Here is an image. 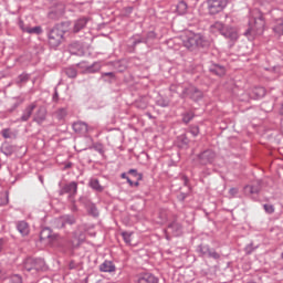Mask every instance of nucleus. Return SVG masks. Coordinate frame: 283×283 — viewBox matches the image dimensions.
<instances>
[{"mask_svg":"<svg viewBox=\"0 0 283 283\" xmlns=\"http://www.w3.org/2000/svg\"><path fill=\"white\" fill-rule=\"evenodd\" d=\"M67 116V108H57L55 112V117L57 120H63Z\"/></svg>","mask_w":283,"mask_h":283,"instance_id":"nucleus-41","label":"nucleus"},{"mask_svg":"<svg viewBox=\"0 0 283 283\" xmlns=\"http://www.w3.org/2000/svg\"><path fill=\"white\" fill-rule=\"evenodd\" d=\"M120 178H123L124 180H127V178H129V177H127V172H123V174L120 175Z\"/></svg>","mask_w":283,"mask_h":283,"instance_id":"nucleus-62","label":"nucleus"},{"mask_svg":"<svg viewBox=\"0 0 283 283\" xmlns=\"http://www.w3.org/2000/svg\"><path fill=\"white\" fill-rule=\"evenodd\" d=\"M263 209L265 211V213H275V207L273 205H269V203H265L263 205Z\"/></svg>","mask_w":283,"mask_h":283,"instance_id":"nucleus-45","label":"nucleus"},{"mask_svg":"<svg viewBox=\"0 0 283 283\" xmlns=\"http://www.w3.org/2000/svg\"><path fill=\"white\" fill-rule=\"evenodd\" d=\"M48 1H50V3H51V6H54V3H61V1H59V0H48Z\"/></svg>","mask_w":283,"mask_h":283,"instance_id":"nucleus-63","label":"nucleus"},{"mask_svg":"<svg viewBox=\"0 0 283 283\" xmlns=\"http://www.w3.org/2000/svg\"><path fill=\"white\" fill-rule=\"evenodd\" d=\"M149 105L147 97H142L135 102L137 109H145Z\"/></svg>","mask_w":283,"mask_h":283,"instance_id":"nucleus-31","label":"nucleus"},{"mask_svg":"<svg viewBox=\"0 0 283 283\" xmlns=\"http://www.w3.org/2000/svg\"><path fill=\"white\" fill-rule=\"evenodd\" d=\"M53 101H59V91H56V90L53 94Z\"/></svg>","mask_w":283,"mask_h":283,"instance_id":"nucleus-60","label":"nucleus"},{"mask_svg":"<svg viewBox=\"0 0 283 283\" xmlns=\"http://www.w3.org/2000/svg\"><path fill=\"white\" fill-rule=\"evenodd\" d=\"M17 230L21 235H28L30 233V224L25 221H18L17 222Z\"/></svg>","mask_w":283,"mask_h":283,"instance_id":"nucleus-23","label":"nucleus"},{"mask_svg":"<svg viewBox=\"0 0 283 283\" xmlns=\"http://www.w3.org/2000/svg\"><path fill=\"white\" fill-rule=\"evenodd\" d=\"M24 32H28V34H43V29L39 25L33 28L27 27Z\"/></svg>","mask_w":283,"mask_h":283,"instance_id":"nucleus-34","label":"nucleus"},{"mask_svg":"<svg viewBox=\"0 0 283 283\" xmlns=\"http://www.w3.org/2000/svg\"><path fill=\"white\" fill-rule=\"evenodd\" d=\"M177 147H179V149H189V143H191L189 140V137L187 136V134H181L177 137Z\"/></svg>","mask_w":283,"mask_h":283,"instance_id":"nucleus-16","label":"nucleus"},{"mask_svg":"<svg viewBox=\"0 0 283 283\" xmlns=\"http://www.w3.org/2000/svg\"><path fill=\"white\" fill-rule=\"evenodd\" d=\"M126 180H127L129 187H134V181L129 177Z\"/></svg>","mask_w":283,"mask_h":283,"instance_id":"nucleus-61","label":"nucleus"},{"mask_svg":"<svg viewBox=\"0 0 283 283\" xmlns=\"http://www.w3.org/2000/svg\"><path fill=\"white\" fill-rule=\"evenodd\" d=\"M76 67L84 70V74H96V72L101 71V63L95 62L92 65H85V62H80L76 64Z\"/></svg>","mask_w":283,"mask_h":283,"instance_id":"nucleus-11","label":"nucleus"},{"mask_svg":"<svg viewBox=\"0 0 283 283\" xmlns=\"http://www.w3.org/2000/svg\"><path fill=\"white\" fill-rule=\"evenodd\" d=\"M78 191V184L76 181H72L67 185H65L61 190H60V196H65V193H69V198L72 200L74 198L75 193Z\"/></svg>","mask_w":283,"mask_h":283,"instance_id":"nucleus-10","label":"nucleus"},{"mask_svg":"<svg viewBox=\"0 0 283 283\" xmlns=\"http://www.w3.org/2000/svg\"><path fill=\"white\" fill-rule=\"evenodd\" d=\"M34 109H36V104L32 103V104L28 105L25 107V109L23 111V114L20 117V120L22 123H28V120H30V118L32 117V114L34 113Z\"/></svg>","mask_w":283,"mask_h":283,"instance_id":"nucleus-14","label":"nucleus"},{"mask_svg":"<svg viewBox=\"0 0 283 283\" xmlns=\"http://www.w3.org/2000/svg\"><path fill=\"white\" fill-rule=\"evenodd\" d=\"M74 167V164L72 161H67L64 164L63 170L72 169Z\"/></svg>","mask_w":283,"mask_h":283,"instance_id":"nucleus-56","label":"nucleus"},{"mask_svg":"<svg viewBox=\"0 0 283 283\" xmlns=\"http://www.w3.org/2000/svg\"><path fill=\"white\" fill-rule=\"evenodd\" d=\"M168 231H170L172 233V235L178 238V235L182 234V224L178 223L177 221H172L168 226Z\"/></svg>","mask_w":283,"mask_h":283,"instance_id":"nucleus-18","label":"nucleus"},{"mask_svg":"<svg viewBox=\"0 0 283 283\" xmlns=\"http://www.w3.org/2000/svg\"><path fill=\"white\" fill-rule=\"evenodd\" d=\"M188 8L189 7L187 6V2L179 1V3L177 4V12H178V14H187Z\"/></svg>","mask_w":283,"mask_h":283,"instance_id":"nucleus-35","label":"nucleus"},{"mask_svg":"<svg viewBox=\"0 0 283 283\" xmlns=\"http://www.w3.org/2000/svg\"><path fill=\"white\" fill-rule=\"evenodd\" d=\"M189 132L192 136H198V134H200V127L198 126H190L189 127Z\"/></svg>","mask_w":283,"mask_h":283,"instance_id":"nucleus-50","label":"nucleus"},{"mask_svg":"<svg viewBox=\"0 0 283 283\" xmlns=\"http://www.w3.org/2000/svg\"><path fill=\"white\" fill-rule=\"evenodd\" d=\"M210 247L205 244H199L197 247V253H199L200 258H207V253L209 252Z\"/></svg>","mask_w":283,"mask_h":283,"instance_id":"nucleus-29","label":"nucleus"},{"mask_svg":"<svg viewBox=\"0 0 283 283\" xmlns=\"http://www.w3.org/2000/svg\"><path fill=\"white\" fill-rule=\"evenodd\" d=\"M182 45L190 52L198 50V48H209L211 41L202 33L188 32L182 36Z\"/></svg>","mask_w":283,"mask_h":283,"instance_id":"nucleus-2","label":"nucleus"},{"mask_svg":"<svg viewBox=\"0 0 283 283\" xmlns=\"http://www.w3.org/2000/svg\"><path fill=\"white\" fill-rule=\"evenodd\" d=\"M122 237H123L124 242H126V244H132V233L122 232Z\"/></svg>","mask_w":283,"mask_h":283,"instance_id":"nucleus-49","label":"nucleus"},{"mask_svg":"<svg viewBox=\"0 0 283 283\" xmlns=\"http://www.w3.org/2000/svg\"><path fill=\"white\" fill-rule=\"evenodd\" d=\"M86 209H87L90 216H93V218H98V208H96V205L87 201Z\"/></svg>","mask_w":283,"mask_h":283,"instance_id":"nucleus-27","label":"nucleus"},{"mask_svg":"<svg viewBox=\"0 0 283 283\" xmlns=\"http://www.w3.org/2000/svg\"><path fill=\"white\" fill-rule=\"evenodd\" d=\"M64 15L65 4L63 2H54L48 13V18L51 19V21H59V19H63Z\"/></svg>","mask_w":283,"mask_h":283,"instance_id":"nucleus-6","label":"nucleus"},{"mask_svg":"<svg viewBox=\"0 0 283 283\" xmlns=\"http://www.w3.org/2000/svg\"><path fill=\"white\" fill-rule=\"evenodd\" d=\"M88 187H91L93 191H97V193H103V191H105V188L101 185V181H98L97 178H91L88 181Z\"/></svg>","mask_w":283,"mask_h":283,"instance_id":"nucleus-21","label":"nucleus"},{"mask_svg":"<svg viewBox=\"0 0 283 283\" xmlns=\"http://www.w3.org/2000/svg\"><path fill=\"white\" fill-rule=\"evenodd\" d=\"M25 271H34V259L33 258H27L24 263Z\"/></svg>","mask_w":283,"mask_h":283,"instance_id":"nucleus-36","label":"nucleus"},{"mask_svg":"<svg viewBox=\"0 0 283 283\" xmlns=\"http://www.w3.org/2000/svg\"><path fill=\"white\" fill-rule=\"evenodd\" d=\"M144 39L147 40V43H149V41H154V39H156V32L154 31L148 32Z\"/></svg>","mask_w":283,"mask_h":283,"instance_id":"nucleus-52","label":"nucleus"},{"mask_svg":"<svg viewBox=\"0 0 283 283\" xmlns=\"http://www.w3.org/2000/svg\"><path fill=\"white\" fill-rule=\"evenodd\" d=\"M209 72L216 74V76H224L227 74V69L220 64L210 65Z\"/></svg>","mask_w":283,"mask_h":283,"instance_id":"nucleus-19","label":"nucleus"},{"mask_svg":"<svg viewBox=\"0 0 283 283\" xmlns=\"http://www.w3.org/2000/svg\"><path fill=\"white\" fill-rule=\"evenodd\" d=\"M266 22L264 21V15L260 10H254L252 13V18L249 21V28L244 32V36L249 39V41H253L255 36H261L264 34V27Z\"/></svg>","mask_w":283,"mask_h":283,"instance_id":"nucleus-1","label":"nucleus"},{"mask_svg":"<svg viewBox=\"0 0 283 283\" xmlns=\"http://www.w3.org/2000/svg\"><path fill=\"white\" fill-rule=\"evenodd\" d=\"M70 54L78 56L83 53V45L80 42H73L69 45Z\"/></svg>","mask_w":283,"mask_h":283,"instance_id":"nucleus-22","label":"nucleus"},{"mask_svg":"<svg viewBox=\"0 0 283 283\" xmlns=\"http://www.w3.org/2000/svg\"><path fill=\"white\" fill-rule=\"evenodd\" d=\"M102 76H109L111 78H114V72L103 73Z\"/></svg>","mask_w":283,"mask_h":283,"instance_id":"nucleus-59","label":"nucleus"},{"mask_svg":"<svg viewBox=\"0 0 283 283\" xmlns=\"http://www.w3.org/2000/svg\"><path fill=\"white\" fill-rule=\"evenodd\" d=\"M127 174L136 178V180H143V174H139L137 169H129Z\"/></svg>","mask_w":283,"mask_h":283,"instance_id":"nucleus-42","label":"nucleus"},{"mask_svg":"<svg viewBox=\"0 0 283 283\" xmlns=\"http://www.w3.org/2000/svg\"><path fill=\"white\" fill-rule=\"evenodd\" d=\"M159 222H167L169 220V211L167 209H160L158 212Z\"/></svg>","mask_w":283,"mask_h":283,"instance_id":"nucleus-37","label":"nucleus"},{"mask_svg":"<svg viewBox=\"0 0 283 283\" xmlns=\"http://www.w3.org/2000/svg\"><path fill=\"white\" fill-rule=\"evenodd\" d=\"M198 161L201 165H213V161L216 160V151L212 149H207L197 155Z\"/></svg>","mask_w":283,"mask_h":283,"instance_id":"nucleus-7","label":"nucleus"},{"mask_svg":"<svg viewBox=\"0 0 283 283\" xmlns=\"http://www.w3.org/2000/svg\"><path fill=\"white\" fill-rule=\"evenodd\" d=\"M57 229H65L66 224H76V218L74 214H64L55 220Z\"/></svg>","mask_w":283,"mask_h":283,"instance_id":"nucleus-9","label":"nucleus"},{"mask_svg":"<svg viewBox=\"0 0 283 283\" xmlns=\"http://www.w3.org/2000/svg\"><path fill=\"white\" fill-rule=\"evenodd\" d=\"M34 271H43L45 269V260L43 259H33Z\"/></svg>","mask_w":283,"mask_h":283,"instance_id":"nucleus-28","label":"nucleus"},{"mask_svg":"<svg viewBox=\"0 0 283 283\" xmlns=\"http://www.w3.org/2000/svg\"><path fill=\"white\" fill-rule=\"evenodd\" d=\"M1 135H2V138H12V136H14V134L12 133V130L10 128H3L1 130Z\"/></svg>","mask_w":283,"mask_h":283,"instance_id":"nucleus-43","label":"nucleus"},{"mask_svg":"<svg viewBox=\"0 0 283 283\" xmlns=\"http://www.w3.org/2000/svg\"><path fill=\"white\" fill-rule=\"evenodd\" d=\"M245 191H249V193H259V189L255 186H248L245 187Z\"/></svg>","mask_w":283,"mask_h":283,"instance_id":"nucleus-53","label":"nucleus"},{"mask_svg":"<svg viewBox=\"0 0 283 283\" xmlns=\"http://www.w3.org/2000/svg\"><path fill=\"white\" fill-rule=\"evenodd\" d=\"M48 118V108L45 106H40L33 116V123L43 125Z\"/></svg>","mask_w":283,"mask_h":283,"instance_id":"nucleus-12","label":"nucleus"},{"mask_svg":"<svg viewBox=\"0 0 283 283\" xmlns=\"http://www.w3.org/2000/svg\"><path fill=\"white\" fill-rule=\"evenodd\" d=\"M72 127L75 134H80L81 136H85V134L88 132L87 123L85 122H75L73 123Z\"/></svg>","mask_w":283,"mask_h":283,"instance_id":"nucleus-15","label":"nucleus"},{"mask_svg":"<svg viewBox=\"0 0 283 283\" xmlns=\"http://www.w3.org/2000/svg\"><path fill=\"white\" fill-rule=\"evenodd\" d=\"M193 118H196V114H193V112H187L182 114V123L186 125H189Z\"/></svg>","mask_w":283,"mask_h":283,"instance_id":"nucleus-33","label":"nucleus"},{"mask_svg":"<svg viewBox=\"0 0 283 283\" xmlns=\"http://www.w3.org/2000/svg\"><path fill=\"white\" fill-rule=\"evenodd\" d=\"M280 114H281V116H283V104L281 106Z\"/></svg>","mask_w":283,"mask_h":283,"instance_id":"nucleus-64","label":"nucleus"},{"mask_svg":"<svg viewBox=\"0 0 283 283\" xmlns=\"http://www.w3.org/2000/svg\"><path fill=\"white\" fill-rule=\"evenodd\" d=\"M255 249L253 248V244H249L245 247V253L248 255H251V252L254 251Z\"/></svg>","mask_w":283,"mask_h":283,"instance_id":"nucleus-55","label":"nucleus"},{"mask_svg":"<svg viewBox=\"0 0 283 283\" xmlns=\"http://www.w3.org/2000/svg\"><path fill=\"white\" fill-rule=\"evenodd\" d=\"M210 32L212 34H221V36H224L230 43V48H233L235 45V41L240 39V34H238V29L231 27V25H226L224 23L217 21L213 24L210 25Z\"/></svg>","mask_w":283,"mask_h":283,"instance_id":"nucleus-3","label":"nucleus"},{"mask_svg":"<svg viewBox=\"0 0 283 283\" xmlns=\"http://www.w3.org/2000/svg\"><path fill=\"white\" fill-rule=\"evenodd\" d=\"M70 244L72 247V249H78L81 247V244H83V240L78 237H76V234L73 235V239L70 241Z\"/></svg>","mask_w":283,"mask_h":283,"instance_id":"nucleus-38","label":"nucleus"},{"mask_svg":"<svg viewBox=\"0 0 283 283\" xmlns=\"http://www.w3.org/2000/svg\"><path fill=\"white\" fill-rule=\"evenodd\" d=\"M205 94L200 88L189 85L188 87H185L180 94V98H190V101H193L195 103H198V101H202Z\"/></svg>","mask_w":283,"mask_h":283,"instance_id":"nucleus-5","label":"nucleus"},{"mask_svg":"<svg viewBox=\"0 0 283 283\" xmlns=\"http://www.w3.org/2000/svg\"><path fill=\"white\" fill-rule=\"evenodd\" d=\"M99 271L102 273H114V271H116V265H114L112 261H104L99 265Z\"/></svg>","mask_w":283,"mask_h":283,"instance_id":"nucleus-20","label":"nucleus"},{"mask_svg":"<svg viewBox=\"0 0 283 283\" xmlns=\"http://www.w3.org/2000/svg\"><path fill=\"white\" fill-rule=\"evenodd\" d=\"M13 151H15L14 146L10 144L2 146V154H4V156H12Z\"/></svg>","mask_w":283,"mask_h":283,"instance_id":"nucleus-40","label":"nucleus"},{"mask_svg":"<svg viewBox=\"0 0 283 283\" xmlns=\"http://www.w3.org/2000/svg\"><path fill=\"white\" fill-rule=\"evenodd\" d=\"M70 28V22H62L55 24L52 29L48 30V40L50 48L56 49L63 42V36Z\"/></svg>","mask_w":283,"mask_h":283,"instance_id":"nucleus-4","label":"nucleus"},{"mask_svg":"<svg viewBox=\"0 0 283 283\" xmlns=\"http://www.w3.org/2000/svg\"><path fill=\"white\" fill-rule=\"evenodd\" d=\"M19 83H28L30 81V75L29 74H21L18 77Z\"/></svg>","mask_w":283,"mask_h":283,"instance_id":"nucleus-51","label":"nucleus"},{"mask_svg":"<svg viewBox=\"0 0 283 283\" xmlns=\"http://www.w3.org/2000/svg\"><path fill=\"white\" fill-rule=\"evenodd\" d=\"M69 269L72 271V270H74V269H78V264L76 263V262H74V261H71L70 263H69Z\"/></svg>","mask_w":283,"mask_h":283,"instance_id":"nucleus-57","label":"nucleus"},{"mask_svg":"<svg viewBox=\"0 0 283 283\" xmlns=\"http://www.w3.org/2000/svg\"><path fill=\"white\" fill-rule=\"evenodd\" d=\"M4 245H6V239H0V251H3Z\"/></svg>","mask_w":283,"mask_h":283,"instance_id":"nucleus-58","label":"nucleus"},{"mask_svg":"<svg viewBox=\"0 0 283 283\" xmlns=\"http://www.w3.org/2000/svg\"><path fill=\"white\" fill-rule=\"evenodd\" d=\"M272 19L275 23H283V11L280 9H274L271 11Z\"/></svg>","mask_w":283,"mask_h":283,"instance_id":"nucleus-25","label":"nucleus"},{"mask_svg":"<svg viewBox=\"0 0 283 283\" xmlns=\"http://www.w3.org/2000/svg\"><path fill=\"white\" fill-rule=\"evenodd\" d=\"M93 149H95V151H97L98 154H101V156H103V154H105V147L103 146V144H95L93 146Z\"/></svg>","mask_w":283,"mask_h":283,"instance_id":"nucleus-48","label":"nucleus"},{"mask_svg":"<svg viewBox=\"0 0 283 283\" xmlns=\"http://www.w3.org/2000/svg\"><path fill=\"white\" fill-rule=\"evenodd\" d=\"M273 32L281 36V34H283V23H276V25L273 27Z\"/></svg>","mask_w":283,"mask_h":283,"instance_id":"nucleus-46","label":"nucleus"},{"mask_svg":"<svg viewBox=\"0 0 283 283\" xmlns=\"http://www.w3.org/2000/svg\"><path fill=\"white\" fill-rule=\"evenodd\" d=\"M137 282L138 283H158V277H156L151 273H144L138 276Z\"/></svg>","mask_w":283,"mask_h":283,"instance_id":"nucleus-17","label":"nucleus"},{"mask_svg":"<svg viewBox=\"0 0 283 283\" xmlns=\"http://www.w3.org/2000/svg\"><path fill=\"white\" fill-rule=\"evenodd\" d=\"M156 105H158L159 107H169V101L160 97L159 99H157Z\"/></svg>","mask_w":283,"mask_h":283,"instance_id":"nucleus-47","label":"nucleus"},{"mask_svg":"<svg viewBox=\"0 0 283 283\" xmlns=\"http://www.w3.org/2000/svg\"><path fill=\"white\" fill-rule=\"evenodd\" d=\"M87 18H80L78 20H76L73 27V32L76 34L81 30H83L85 25H87Z\"/></svg>","mask_w":283,"mask_h":283,"instance_id":"nucleus-24","label":"nucleus"},{"mask_svg":"<svg viewBox=\"0 0 283 283\" xmlns=\"http://www.w3.org/2000/svg\"><path fill=\"white\" fill-rule=\"evenodd\" d=\"M238 192H239L238 188H230L229 190V193L232 198H235V196H238Z\"/></svg>","mask_w":283,"mask_h":283,"instance_id":"nucleus-54","label":"nucleus"},{"mask_svg":"<svg viewBox=\"0 0 283 283\" xmlns=\"http://www.w3.org/2000/svg\"><path fill=\"white\" fill-rule=\"evenodd\" d=\"M63 72L69 78H76V76H78V71L74 66H69L64 69Z\"/></svg>","mask_w":283,"mask_h":283,"instance_id":"nucleus-26","label":"nucleus"},{"mask_svg":"<svg viewBox=\"0 0 283 283\" xmlns=\"http://www.w3.org/2000/svg\"><path fill=\"white\" fill-rule=\"evenodd\" d=\"M227 8V0H208L209 14H218Z\"/></svg>","mask_w":283,"mask_h":283,"instance_id":"nucleus-8","label":"nucleus"},{"mask_svg":"<svg viewBox=\"0 0 283 283\" xmlns=\"http://www.w3.org/2000/svg\"><path fill=\"white\" fill-rule=\"evenodd\" d=\"M40 240L41 242H53V240H56V234L52 233V229L43 228L40 232Z\"/></svg>","mask_w":283,"mask_h":283,"instance_id":"nucleus-13","label":"nucleus"},{"mask_svg":"<svg viewBox=\"0 0 283 283\" xmlns=\"http://www.w3.org/2000/svg\"><path fill=\"white\" fill-rule=\"evenodd\" d=\"M253 94L255 98H264V96L266 95V90L262 86H258V87H254Z\"/></svg>","mask_w":283,"mask_h":283,"instance_id":"nucleus-32","label":"nucleus"},{"mask_svg":"<svg viewBox=\"0 0 283 283\" xmlns=\"http://www.w3.org/2000/svg\"><path fill=\"white\" fill-rule=\"evenodd\" d=\"M206 258H211L212 260H220L221 255L216 251V249L209 248Z\"/></svg>","mask_w":283,"mask_h":283,"instance_id":"nucleus-39","label":"nucleus"},{"mask_svg":"<svg viewBox=\"0 0 283 283\" xmlns=\"http://www.w3.org/2000/svg\"><path fill=\"white\" fill-rule=\"evenodd\" d=\"M9 282L10 283H23V277H21V275H19V274H13L10 276Z\"/></svg>","mask_w":283,"mask_h":283,"instance_id":"nucleus-44","label":"nucleus"},{"mask_svg":"<svg viewBox=\"0 0 283 283\" xmlns=\"http://www.w3.org/2000/svg\"><path fill=\"white\" fill-rule=\"evenodd\" d=\"M130 41H133V44H132L133 50H135L136 45H138L140 43H147V39H145L143 36H137V35H133L130 38Z\"/></svg>","mask_w":283,"mask_h":283,"instance_id":"nucleus-30","label":"nucleus"}]
</instances>
